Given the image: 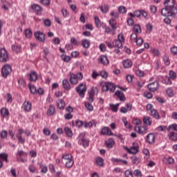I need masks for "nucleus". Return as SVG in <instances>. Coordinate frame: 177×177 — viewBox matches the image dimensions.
I'll use <instances>...</instances> for the list:
<instances>
[{
    "label": "nucleus",
    "instance_id": "1",
    "mask_svg": "<svg viewBox=\"0 0 177 177\" xmlns=\"http://www.w3.org/2000/svg\"><path fill=\"white\" fill-rule=\"evenodd\" d=\"M105 44L106 45H107L109 49H113V48H118V49H121V48H122V45L125 44V39L124 38V35L122 34V32H121L118 35V39L113 40L112 44L109 41H106Z\"/></svg>",
    "mask_w": 177,
    "mask_h": 177
},
{
    "label": "nucleus",
    "instance_id": "2",
    "mask_svg": "<svg viewBox=\"0 0 177 177\" xmlns=\"http://www.w3.org/2000/svg\"><path fill=\"white\" fill-rule=\"evenodd\" d=\"M167 131L169 132L168 138L169 140H171L172 142H176L177 133H175L174 131H177V124H171L169 126V127L167 128Z\"/></svg>",
    "mask_w": 177,
    "mask_h": 177
},
{
    "label": "nucleus",
    "instance_id": "3",
    "mask_svg": "<svg viewBox=\"0 0 177 177\" xmlns=\"http://www.w3.org/2000/svg\"><path fill=\"white\" fill-rule=\"evenodd\" d=\"M62 162L65 164L66 168H71L74 165L73 156L70 153H65L62 156Z\"/></svg>",
    "mask_w": 177,
    "mask_h": 177
},
{
    "label": "nucleus",
    "instance_id": "4",
    "mask_svg": "<svg viewBox=\"0 0 177 177\" xmlns=\"http://www.w3.org/2000/svg\"><path fill=\"white\" fill-rule=\"evenodd\" d=\"M161 15L165 17L173 16V15H177V8L174 6L170 8H163L161 10Z\"/></svg>",
    "mask_w": 177,
    "mask_h": 177
},
{
    "label": "nucleus",
    "instance_id": "5",
    "mask_svg": "<svg viewBox=\"0 0 177 177\" xmlns=\"http://www.w3.org/2000/svg\"><path fill=\"white\" fill-rule=\"evenodd\" d=\"M10 73H12V66L10 64H6L1 68V75L3 78H7Z\"/></svg>",
    "mask_w": 177,
    "mask_h": 177
},
{
    "label": "nucleus",
    "instance_id": "6",
    "mask_svg": "<svg viewBox=\"0 0 177 177\" xmlns=\"http://www.w3.org/2000/svg\"><path fill=\"white\" fill-rule=\"evenodd\" d=\"M8 60H9V53L5 48H0V62L6 63Z\"/></svg>",
    "mask_w": 177,
    "mask_h": 177
},
{
    "label": "nucleus",
    "instance_id": "7",
    "mask_svg": "<svg viewBox=\"0 0 177 177\" xmlns=\"http://www.w3.org/2000/svg\"><path fill=\"white\" fill-rule=\"evenodd\" d=\"M75 91L80 97H84V96H85V92H86V84L81 83L75 88Z\"/></svg>",
    "mask_w": 177,
    "mask_h": 177
},
{
    "label": "nucleus",
    "instance_id": "8",
    "mask_svg": "<svg viewBox=\"0 0 177 177\" xmlns=\"http://www.w3.org/2000/svg\"><path fill=\"white\" fill-rule=\"evenodd\" d=\"M116 86L113 82H105L104 85L102 86V91L104 92H107L110 91V92H115V91Z\"/></svg>",
    "mask_w": 177,
    "mask_h": 177
},
{
    "label": "nucleus",
    "instance_id": "9",
    "mask_svg": "<svg viewBox=\"0 0 177 177\" xmlns=\"http://www.w3.org/2000/svg\"><path fill=\"white\" fill-rule=\"evenodd\" d=\"M124 149H126L129 154H138V153H139V146L137 145H133L130 148L124 147Z\"/></svg>",
    "mask_w": 177,
    "mask_h": 177
},
{
    "label": "nucleus",
    "instance_id": "10",
    "mask_svg": "<svg viewBox=\"0 0 177 177\" xmlns=\"http://www.w3.org/2000/svg\"><path fill=\"white\" fill-rule=\"evenodd\" d=\"M148 89L150 92H156L158 90V82L156 81L148 84Z\"/></svg>",
    "mask_w": 177,
    "mask_h": 177
},
{
    "label": "nucleus",
    "instance_id": "11",
    "mask_svg": "<svg viewBox=\"0 0 177 177\" xmlns=\"http://www.w3.org/2000/svg\"><path fill=\"white\" fill-rule=\"evenodd\" d=\"M35 37L37 41L39 42H45V34L42 33L41 32H35Z\"/></svg>",
    "mask_w": 177,
    "mask_h": 177
},
{
    "label": "nucleus",
    "instance_id": "12",
    "mask_svg": "<svg viewBox=\"0 0 177 177\" xmlns=\"http://www.w3.org/2000/svg\"><path fill=\"white\" fill-rule=\"evenodd\" d=\"M31 107H32V104H31L30 101H25L22 106L24 111H26L27 113L31 111Z\"/></svg>",
    "mask_w": 177,
    "mask_h": 177
},
{
    "label": "nucleus",
    "instance_id": "13",
    "mask_svg": "<svg viewBox=\"0 0 177 177\" xmlns=\"http://www.w3.org/2000/svg\"><path fill=\"white\" fill-rule=\"evenodd\" d=\"M134 129L138 132V133H140V135H145V133H147V127H143V126L135 127Z\"/></svg>",
    "mask_w": 177,
    "mask_h": 177
},
{
    "label": "nucleus",
    "instance_id": "14",
    "mask_svg": "<svg viewBox=\"0 0 177 177\" xmlns=\"http://www.w3.org/2000/svg\"><path fill=\"white\" fill-rule=\"evenodd\" d=\"M23 133H24V130H23V129H18V132L17 133V138L19 142L22 144H24L25 142L24 139L22 138Z\"/></svg>",
    "mask_w": 177,
    "mask_h": 177
},
{
    "label": "nucleus",
    "instance_id": "15",
    "mask_svg": "<svg viewBox=\"0 0 177 177\" xmlns=\"http://www.w3.org/2000/svg\"><path fill=\"white\" fill-rule=\"evenodd\" d=\"M99 92V89L97 88V87H93L91 88V91L88 93H89V99L88 100L90 102H93V96L95 95V93H97Z\"/></svg>",
    "mask_w": 177,
    "mask_h": 177
},
{
    "label": "nucleus",
    "instance_id": "16",
    "mask_svg": "<svg viewBox=\"0 0 177 177\" xmlns=\"http://www.w3.org/2000/svg\"><path fill=\"white\" fill-rule=\"evenodd\" d=\"M101 133L102 135H107L108 136H113V135H114L113 131L107 127L102 128Z\"/></svg>",
    "mask_w": 177,
    "mask_h": 177
},
{
    "label": "nucleus",
    "instance_id": "17",
    "mask_svg": "<svg viewBox=\"0 0 177 177\" xmlns=\"http://www.w3.org/2000/svg\"><path fill=\"white\" fill-rule=\"evenodd\" d=\"M38 80V73L35 71H31L29 74V80L31 81V82H35Z\"/></svg>",
    "mask_w": 177,
    "mask_h": 177
},
{
    "label": "nucleus",
    "instance_id": "18",
    "mask_svg": "<svg viewBox=\"0 0 177 177\" xmlns=\"http://www.w3.org/2000/svg\"><path fill=\"white\" fill-rule=\"evenodd\" d=\"M71 84L73 85H77L78 84V79L77 78V75L74 73H70V77H69Z\"/></svg>",
    "mask_w": 177,
    "mask_h": 177
},
{
    "label": "nucleus",
    "instance_id": "19",
    "mask_svg": "<svg viewBox=\"0 0 177 177\" xmlns=\"http://www.w3.org/2000/svg\"><path fill=\"white\" fill-rule=\"evenodd\" d=\"M164 5L165 6V9H169L170 8H173V6H175V1H174V0H166L164 2Z\"/></svg>",
    "mask_w": 177,
    "mask_h": 177
},
{
    "label": "nucleus",
    "instance_id": "20",
    "mask_svg": "<svg viewBox=\"0 0 177 177\" xmlns=\"http://www.w3.org/2000/svg\"><path fill=\"white\" fill-rule=\"evenodd\" d=\"M115 96L119 97L120 100L121 102H125L127 100V98H125V95H124V93L120 91H116L115 93Z\"/></svg>",
    "mask_w": 177,
    "mask_h": 177
},
{
    "label": "nucleus",
    "instance_id": "21",
    "mask_svg": "<svg viewBox=\"0 0 177 177\" xmlns=\"http://www.w3.org/2000/svg\"><path fill=\"white\" fill-rule=\"evenodd\" d=\"M101 64H103L104 66H107L109 64V59L106 55H101L100 59H99Z\"/></svg>",
    "mask_w": 177,
    "mask_h": 177
},
{
    "label": "nucleus",
    "instance_id": "22",
    "mask_svg": "<svg viewBox=\"0 0 177 177\" xmlns=\"http://www.w3.org/2000/svg\"><path fill=\"white\" fill-rule=\"evenodd\" d=\"M147 140L149 143H154L156 140V136L153 133H150L147 136Z\"/></svg>",
    "mask_w": 177,
    "mask_h": 177
},
{
    "label": "nucleus",
    "instance_id": "23",
    "mask_svg": "<svg viewBox=\"0 0 177 177\" xmlns=\"http://www.w3.org/2000/svg\"><path fill=\"white\" fill-rule=\"evenodd\" d=\"M62 85L63 88L65 89V91H70L71 89V86H70V82H68V80L66 79L62 81Z\"/></svg>",
    "mask_w": 177,
    "mask_h": 177
},
{
    "label": "nucleus",
    "instance_id": "24",
    "mask_svg": "<svg viewBox=\"0 0 177 177\" xmlns=\"http://www.w3.org/2000/svg\"><path fill=\"white\" fill-rule=\"evenodd\" d=\"M31 9L32 10H35V12H42V10H43L42 7H41V6H39L38 4L32 5Z\"/></svg>",
    "mask_w": 177,
    "mask_h": 177
},
{
    "label": "nucleus",
    "instance_id": "25",
    "mask_svg": "<svg viewBox=\"0 0 177 177\" xmlns=\"http://www.w3.org/2000/svg\"><path fill=\"white\" fill-rule=\"evenodd\" d=\"M82 46L86 49H88L91 46V41L84 39L82 41Z\"/></svg>",
    "mask_w": 177,
    "mask_h": 177
},
{
    "label": "nucleus",
    "instance_id": "26",
    "mask_svg": "<svg viewBox=\"0 0 177 177\" xmlns=\"http://www.w3.org/2000/svg\"><path fill=\"white\" fill-rule=\"evenodd\" d=\"M55 106L50 105L47 111V115H53L55 114Z\"/></svg>",
    "mask_w": 177,
    "mask_h": 177
},
{
    "label": "nucleus",
    "instance_id": "27",
    "mask_svg": "<svg viewBox=\"0 0 177 177\" xmlns=\"http://www.w3.org/2000/svg\"><path fill=\"white\" fill-rule=\"evenodd\" d=\"M151 115L156 118V120H160V115L158 114V111L156 109L151 110Z\"/></svg>",
    "mask_w": 177,
    "mask_h": 177
},
{
    "label": "nucleus",
    "instance_id": "28",
    "mask_svg": "<svg viewBox=\"0 0 177 177\" xmlns=\"http://www.w3.org/2000/svg\"><path fill=\"white\" fill-rule=\"evenodd\" d=\"M12 50L17 53H21V46L19 45L14 44L12 46Z\"/></svg>",
    "mask_w": 177,
    "mask_h": 177
},
{
    "label": "nucleus",
    "instance_id": "29",
    "mask_svg": "<svg viewBox=\"0 0 177 177\" xmlns=\"http://www.w3.org/2000/svg\"><path fill=\"white\" fill-rule=\"evenodd\" d=\"M110 8V6L107 4H103L100 6V10L102 13H107L109 12V9Z\"/></svg>",
    "mask_w": 177,
    "mask_h": 177
},
{
    "label": "nucleus",
    "instance_id": "30",
    "mask_svg": "<svg viewBox=\"0 0 177 177\" xmlns=\"http://www.w3.org/2000/svg\"><path fill=\"white\" fill-rule=\"evenodd\" d=\"M123 66L125 68H129V67H132V61L130 59H126L123 61Z\"/></svg>",
    "mask_w": 177,
    "mask_h": 177
},
{
    "label": "nucleus",
    "instance_id": "31",
    "mask_svg": "<svg viewBox=\"0 0 177 177\" xmlns=\"http://www.w3.org/2000/svg\"><path fill=\"white\" fill-rule=\"evenodd\" d=\"M57 103V106H58L59 109H60L61 110H63L64 109V107L66 106V102H64V100H58Z\"/></svg>",
    "mask_w": 177,
    "mask_h": 177
},
{
    "label": "nucleus",
    "instance_id": "32",
    "mask_svg": "<svg viewBox=\"0 0 177 177\" xmlns=\"http://www.w3.org/2000/svg\"><path fill=\"white\" fill-rule=\"evenodd\" d=\"M163 162L165 164H174V160L171 157H166L163 158Z\"/></svg>",
    "mask_w": 177,
    "mask_h": 177
},
{
    "label": "nucleus",
    "instance_id": "33",
    "mask_svg": "<svg viewBox=\"0 0 177 177\" xmlns=\"http://www.w3.org/2000/svg\"><path fill=\"white\" fill-rule=\"evenodd\" d=\"M0 113L2 117H8L9 115V111L6 108H2Z\"/></svg>",
    "mask_w": 177,
    "mask_h": 177
},
{
    "label": "nucleus",
    "instance_id": "34",
    "mask_svg": "<svg viewBox=\"0 0 177 177\" xmlns=\"http://www.w3.org/2000/svg\"><path fill=\"white\" fill-rule=\"evenodd\" d=\"M118 106H120V104H110L111 110H112L114 113H117L118 111Z\"/></svg>",
    "mask_w": 177,
    "mask_h": 177
},
{
    "label": "nucleus",
    "instance_id": "35",
    "mask_svg": "<svg viewBox=\"0 0 177 177\" xmlns=\"http://www.w3.org/2000/svg\"><path fill=\"white\" fill-rule=\"evenodd\" d=\"M24 32L26 38H31V37H32V32L31 31V29H26Z\"/></svg>",
    "mask_w": 177,
    "mask_h": 177
},
{
    "label": "nucleus",
    "instance_id": "36",
    "mask_svg": "<svg viewBox=\"0 0 177 177\" xmlns=\"http://www.w3.org/2000/svg\"><path fill=\"white\" fill-rule=\"evenodd\" d=\"M143 122L144 124H145V125H151V120L150 118V117L147 116L145 118H144L143 119Z\"/></svg>",
    "mask_w": 177,
    "mask_h": 177
},
{
    "label": "nucleus",
    "instance_id": "37",
    "mask_svg": "<svg viewBox=\"0 0 177 177\" xmlns=\"http://www.w3.org/2000/svg\"><path fill=\"white\" fill-rule=\"evenodd\" d=\"M104 160L100 158V157H98L96 159V164H97L100 167H103V165H104Z\"/></svg>",
    "mask_w": 177,
    "mask_h": 177
},
{
    "label": "nucleus",
    "instance_id": "38",
    "mask_svg": "<svg viewBox=\"0 0 177 177\" xmlns=\"http://www.w3.org/2000/svg\"><path fill=\"white\" fill-rule=\"evenodd\" d=\"M28 88L31 92V93L35 94L37 93V88L34 86V85L29 84Z\"/></svg>",
    "mask_w": 177,
    "mask_h": 177
},
{
    "label": "nucleus",
    "instance_id": "39",
    "mask_svg": "<svg viewBox=\"0 0 177 177\" xmlns=\"http://www.w3.org/2000/svg\"><path fill=\"white\" fill-rule=\"evenodd\" d=\"M133 30L134 32H137V34H140L142 32V29L140 28V26L139 25L134 26Z\"/></svg>",
    "mask_w": 177,
    "mask_h": 177
},
{
    "label": "nucleus",
    "instance_id": "40",
    "mask_svg": "<svg viewBox=\"0 0 177 177\" xmlns=\"http://www.w3.org/2000/svg\"><path fill=\"white\" fill-rule=\"evenodd\" d=\"M109 24L113 28V30H117V25L115 24V21H114V19H111L109 20Z\"/></svg>",
    "mask_w": 177,
    "mask_h": 177
},
{
    "label": "nucleus",
    "instance_id": "41",
    "mask_svg": "<svg viewBox=\"0 0 177 177\" xmlns=\"http://www.w3.org/2000/svg\"><path fill=\"white\" fill-rule=\"evenodd\" d=\"M109 24L113 28V30H117V25L115 24V21H114V19H111L109 20Z\"/></svg>",
    "mask_w": 177,
    "mask_h": 177
},
{
    "label": "nucleus",
    "instance_id": "42",
    "mask_svg": "<svg viewBox=\"0 0 177 177\" xmlns=\"http://www.w3.org/2000/svg\"><path fill=\"white\" fill-rule=\"evenodd\" d=\"M64 131H65V133H66V135L68 136H69V138H71V136H73V131H71V129H70V128L65 127Z\"/></svg>",
    "mask_w": 177,
    "mask_h": 177
},
{
    "label": "nucleus",
    "instance_id": "43",
    "mask_svg": "<svg viewBox=\"0 0 177 177\" xmlns=\"http://www.w3.org/2000/svg\"><path fill=\"white\" fill-rule=\"evenodd\" d=\"M106 146L109 149L113 148V146H114V140H110V141L106 142Z\"/></svg>",
    "mask_w": 177,
    "mask_h": 177
},
{
    "label": "nucleus",
    "instance_id": "44",
    "mask_svg": "<svg viewBox=\"0 0 177 177\" xmlns=\"http://www.w3.org/2000/svg\"><path fill=\"white\" fill-rule=\"evenodd\" d=\"M1 2H2V9H3L4 10H9V3H7V5L5 4V0H1Z\"/></svg>",
    "mask_w": 177,
    "mask_h": 177
},
{
    "label": "nucleus",
    "instance_id": "45",
    "mask_svg": "<svg viewBox=\"0 0 177 177\" xmlns=\"http://www.w3.org/2000/svg\"><path fill=\"white\" fill-rule=\"evenodd\" d=\"M61 58L64 62H70V60H71V58L70 57V56H67L66 55H61Z\"/></svg>",
    "mask_w": 177,
    "mask_h": 177
},
{
    "label": "nucleus",
    "instance_id": "46",
    "mask_svg": "<svg viewBox=\"0 0 177 177\" xmlns=\"http://www.w3.org/2000/svg\"><path fill=\"white\" fill-rule=\"evenodd\" d=\"M0 158H1V160H3L4 161H6V162H9L8 160V153H0Z\"/></svg>",
    "mask_w": 177,
    "mask_h": 177
},
{
    "label": "nucleus",
    "instance_id": "47",
    "mask_svg": "<svg viewBox=\"0 0 177 177\" xmlns=\"http://www.w3.org/2000/svg\"><path fill=\"white\" fill-rule=\"evenodd\" d=\"M28 169L30 172L32 174H35V172H37V168H35V166L32 165H30Z\"/></svg>",
    "mask_w": 177,
    "mask_h": 177
},
{
    "label": "nucleus",
    "instance_id": "48",
    "mask_svg": "<svg viewBox=\"0 0 177 177\" xmlns=\"http://www.w3.org/2000/svg\"><path fill=\"white\" fill-rule=\"evenodd\" d=\"M118 12L120 13H127V8H125V6H121L118 8Z\"/></svg>",
    "mask_w": 177,
    "mask_h": 177
},
{
    "label": "nucleus",
    "instance_id": "49",
    "mask_svg": "<svg viewBox=\"0 0 177 177\" xmlns=\"http://www.w3.org/2000/svg\"><path fill=\"white\" fill-rule=\"evenodd\" d=\"M137 39H138V35L136 33H133L131 35V42H136Z\"/></svg>",
    "mask_w": 177,
    "mask_h": 177
},
{
    "label": "nucleus",
    "instance_id": "50",
    "mask_svg": "<svg viewBox=\"0 0 177 177\" xmlns=\"http://www.w3.org/2000/svg\"><path fill=\"white\" fill-rule=\"evenodd\" d=\"M124 176L125 177H133V174H132V171H131V170H126L124 171Z\"/></svg>",
    "mask_w": 177,
    "mask_h": 177
},
{
    "label": "nucleus",
    "instance_id": "51",
    "mask_svg": "<svg viewBox=\"0 0 177 177\" xmlns=\"http://www.w3.org/2000/svg\"><path fill=\"white\" fill-rule=\"evenodd\" d=\"M95 21L96 27H98V28L102 27V24L100 23V19H99V17H95Z\"/></svg>",
    "mask_w": 177,
    "mask_h": 177
},
{
    "label": "nucleus",
    "instance_id": "52",
    "mask_svg": "<svg viewBox=\"0 0 177 177\" xmlns=\"http://www.w3.org/2000/svg\"><path fill=\"white\" fill-rule=\"evenodd\" d=\"M40 2L41 5H44V6H48V5H50V0H40Z\"/></svg>",
    "mask_w": 177,
    "mask_h": 177
},
{
    "label": "nucleus",
    "instance_id": "53",
    "mask_svg": "<svg viewBox=\"0 0 177 177\" xmlns=\"http://www.w3.org/2000/svg\"><path fill=\"white\" fill-rule=\"evenodd\" d=\"M166 93L167 95H168V96H169L170 97L174 96V91L172 90V88H167V90L166 91Z\"/></svg>",
    "mask_w": 177,
    "mask_h": 177
},
{
    "label": "nucleus",
    "instance_id": "54",
    "mask_svg": "<svg viewBox=\"0 0 177 177\" xmlns=\"http://www.w3.org/2000/svg\"><path fill=\"white\" fill-rule=\"evenodd\" d=\"M1 138L2 139H6V138H8V131H6V130H3L1 132Z\"/></svg>",
    "mask_w": 177,
    "mask_h": 177
},
{
    "label": "nucleus",
    "instance_id": "55",
    "mask_svg": "<svg viewBox=\"0 0 177 177\" xmlns=\"http://www.w3.org/2000/svg\"><path fill=\"white\" fill-rule=\"evenodd\" d=\"M62 13L63 17H68V16L70 15L68 13V11H67V10H66V9H62Z\"/></svg>",
    "mask_w": 177,
    "mask_h": 177
},
{
    "label": "nucleus",
    "instance_id": "56",
    "mask_svg": "<svg viewBox=\"0 0 177 177\" xmlns=\"http://www.w3.org/2000/svg\"><path fill=\"white\" fill-rule=\"evenodd\" d=\"M40 167L41 168V172H43V174H46V172H48V167L46 165L40 164Z\"/></svg>",
    "mask_w": 177,
    "mask_h": 177
},
{
    "label": "nucleus",
    "instance_id": "57",
    "mask_svg": "<svg viewBox=\"0 0 177 177\" xmlns=\"http://www.w3.org/2000/svg\"><path fill=\"white\" fill-rule=\"evenodd\" d=\"M85 106H86V108L87 109V110H88V111H93V106H92V104H91L90 103L86 104Z\"/></svg>",
    "mask_w": 177,
    "mask_h": 177
},
{
    "label": "nucleus",
    "instance_id": "58",
    "mask_svg": "<svg viewBox=\"0 0 177 177\" xmlns=\"http://www.w3.org/2000/svg\"><path fill=\"white\" fill-rule=\"evenodd\" d=\"M169 77L171 78V80H175L176 78V73L174 72V71H169Z\"/></svg>",
    "mask_w": 177,
    "mask_h": 177
},
{
    "label": "nucleus",
    "instance_id": "59",
    "mask_svg": "<svg viewBox=\"0 0 177 177\" xmlns=\"http://www.w3.org/2000/svg\"><path fill=\"white\" fill-rule=\"evenodd\" d=\"M136 75H138V77H143V75H145V73L139 69H138L137 71H136Z\"/></svg>",
    "mask_w": 177,
    "mask_h": 177
},
{
    "label": "nucleus",
    "instance_id": "60",
    "mask_svg": "<svg viewBox=\"0 0 177 177\" xmlns=\"http://www.w3.org/2000/svg\"><path fill=\"white\" fill-rule=\"evenodd\" d=\"M18 83L21 86H23V88H26V82L23 79H19L18 81Z\"/></svg>",
    "mask_w": 177,
    "mask_h": 177
},
{
    "label": "nucleus",
    "instance_id": "61",
    "mask_svg": "<svg viewBox=\"0 0 177 177\" xmlns=\"http://www.w3.org/2000/svg\"><path fill=\"white\" fill-rule=\"evenodd\" d=\"M6 100H7L8 103H12V95H10V93H7Z\"/></svg>",
    "mask_w": 177,
    "mask_h": 177
},
{
    "label": "nucleus",
    "instance_id": "62",
    "mask_svg": "<svg viewBox=\"0 0 177 177\" xmlns=\"http://www.w3.org/2000/svg\"><path fill=\"white\" fill-rule=\"evenodd\" d=\"M136 44H137V45H138L139 46H140L142 44H143V39L142 38H138L137 39V40H136V41H134Z\"/></svg>",
    "mask_w": 177,
    "mask_h": 177
},
{
    "label": "nucleus",
    "instance_id": "63",
    "mask_svg": "<svg viewBox=\"0 0 177 177\" xmlns=\"http://www.w3.org/2000/svg\"><path fill=\"white\" fill-rule=\"evenodd\" d=\"M10 174H12V176L17 177V174L16 173V169L12 168L10 169Z\"/></svg>",
    "mask_w": 177,
    "mask_h": 177
},
{
    "label": "nucleus",
    "instance_id": "64",
    "mask_svg": "<svg viewBox=\"0 0 177 177\" xmlns=\"http://www.w3.org/2000/svg\"><path fill=\"white\" fill-rule=\"evenodd\" d=\"M171 52L173 55H177V46H174L171 48Z\"/></svg>",
    "mask_w": 177,
    "mask_h": 177
}]
</instances>
